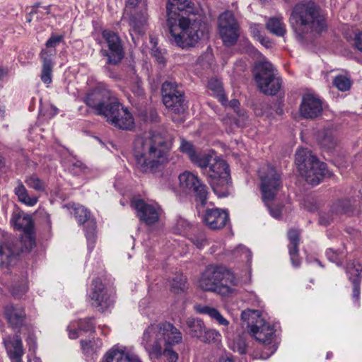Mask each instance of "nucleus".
I'll use <instances>...</instances> for the list:
<instances>
[{"instance_id": "nucleus-1", "label": "nucleus", "mask_w": 362, "mask_h": 362, "mask_svg": "<svg viewBox=\"0 0 362 362\" xmlns=\"http://www.w3.org/2000/svg\"><path fill=\"white\" fill-rule=\"evenodd\" d=\"M173 137L166 132H150L134 141V156L136 166L144 173L160 171L168 160V152Z\"/></svg>"}, {"instance_id": "nucleus-2", "label": "nucleus", "mask_w": 362, "mask_h": 362, "mask_svg": "<svg viewBox=\"0 0 362 362\" xmlns=\"http://www.w3.org/2000/svg\"><path fill=\"white\" fill-rule=\"evenodd\" d=\"M189 4V0H168L166 5L169 40L182 49L194 46L206 32V26L199 21L180 15V12L190 8Z\"/></svg>"}, {"instance_id": "nucleus-3", "label": "nucleus", "mask_w": 362, "mask_h": 362, "mask_svg": "<svg viewBox=\"0 0 362 362\" xmlns=\"http://www.w3.org/2000/svg\"><path fill=\"white\" fill-rule=\"evenodd\" d=\"M288 21L300 42H303L308 34L321 33L325 28L322 11L313 1H303L296 4L291 10Z\"/></svg>"}, {"instance_id": "nucleus-4", "label": "nucleus", "mask_w": 362, "mask_h": 362, "mask_svg": "<svg viewBox=\"0 0 362 362\" xmlns=\"http://www.w3.org/2000/svg\"><path fill=\"white\" fill-rule=\"evenodd\" d=\"M182 341V333L168 322L150 325L144 332L142 345L151 357L161 356L165 344H178Z\"/></svg>"}, {"instance_id": "nucleus-5", "label": "nucleus", "mask_w": 362, "mask_h": 362, "mask_svg": "<svg viewBox=\"0 0 362 362\" xmlns=\"http://www.w3.org/2000/svg\"><path fill=\"white\" fill-rule=\"evenodd\" d=\"M199 167L202 168L214 192L218 197H226L230 194L232 182L229 166L226 160L205 154L199 161Z\"/></svg>"}, {"instance_id": "nucleus-6", "label": "nucleus", "mask_w": 362, "mask_h": 362, "mask_svg": "<svg viewBox=\"0 0 362 362\" xmlns=\"http://www.w3.org/2000/svg\"><path fill=\"white\" fill-rule=\"evenodd\" d=\"M237 279L233 273L223 266L206 267L199 280V286L204 291H214L226 296L235 291Z\"/></svg>"}, {"instance_id": "nucleus-7", "label": "nucleus", "mask_w": 362, "mask_h": 362, "mask_svg": "<svg viewBox=\"0 0 362 362\" xmlns=\"http://www.w3.org/2000/svg\"><path fill=\"white\" fill-rule=\"evenodd\" d=\"M296 164L300 175L311 185H318L325 177H331L326 163L319 159L306 148H301L296 153Z\"/></svg>"}, {"instance_id": "nucleus-8", "label": "nucleus", "mask_w": 362, "mask_h": 362, "mask_svg": "<svg viewBox=\"0 0 362 362\" xmlns=\"http://www.w3.org/2000/svg\"><path fill=\"white\" fill-rule=\"evenodd\" d=\"M261 180V191L263 202L268 207L271 215L279 218L281 215L280 206L273 207L270 203L274 199L282 186L280 173L272 166L268 165L267 169L259 171Z\"/></svg>"}, {"instance_id": "nucleus-9", "label": "nucleus", "mask_w": 362, "mask_h": 362, "mask_svg": "<svg viewBox=\"0 0 362 362\" xmlns=\"http://www.w3.org/2000/svg\"><path fill=\"white\" fill-rule=\"evenodd\" d=\"M241 319L246 324L249 333L255 339L264 344H269L274 334L272 326L265 322L257 310H245L241 313Z\"/></svg>"}, {"instance_id": "nucleus-10", "label": "nucleus", "mask_w": 362, "mask_h": 362, "mask_svg": "<svg viewBox=\"0 0 362 362\" xmlns=\"http://www.w3.org/2000/svg\"><path fill=\"white\" fill-rule=\"evenodd\" d=\"M253 74L258 88L265 95H274L281 87V79L274 73L273 65L267 62L255 64Z\"/></svg>"}, {"instance_id": "nucleus-11", "label": "nucleus", "mask_w": 362, "mask_h": 362, "mask_svg": "<svg viewBox=\"0 0 362 362\" xmlns=\"http://www.w3.org/2000/svg\"><path fill=\"white\" fill-rule=\"evenodd\" d=\"M115 100L105 84L98 83L86 93L83 102L93 109L95 115L103 116L108 110L109 105Z\"/></svg>"}, {"instance_id": "nucleus-12", "label": "nucleus", "mask_w": 362, "mask_h": 362, "mask_svg": "<svg viewBox=\"0 0 362 362\" xmlns=\"http://www.w3.org/2000/svg\"><path fill=\"white\" fill-rule=\"evenodd\" d=\"M180 189L187 194H193L196 202L202 206L207 204L209 189L199 178L193 173L185 171L179 175Z\"/></svg>"}, {"instance_id": "nucleus-13", "label": "nucleus", "mask_w": 362, "mask_h": 362, "mask_svg": "<svg viewBox=\"0 0 362 362\" xmlns=\"http://www.w3.org/2000/svg\"><path fill=\"white\" fill-rule=\"evenodd\" d=\"M103 117L108 123L119 129L128 131L134 126L132 114L117 99L109 105V108Z\"/></svg>"}, {"instance_id": "nucleus-14", "label": "nucleus", "mask_w": 362, "mask_h": 362, "mask_svg": "<svg viewBox=\"0 0 362 362\" xmlns=\"http://www.w3.org/2000/svg\"><path fill=\"white\" fill-rule=\"evenodd\" d=\"M238 29V23L230 11H226L219 16V33L226 46L230 47L236 43L239 37Z\"/></svg>"}, {"instance_id": "nucleus-15", "label": "nucleus", "mask_w": 362, "mask_h": 362, "mask_svg": "<svg viewBox=\"0 0 362 362\" xmlns=\"http://www.w3.org/2000/svg\"><path fill=\"white\" fill-rule=\"evenodd\" d=\"M102 35L108 47V49H101L102 55L107 57V64H117L123 59L124 54L120 37L117 33L107 30H104Z\"/></svg>"}, {"instance_id": "nucleus-16", "label": "nucleus", "mask_w": 362, "mask_h": 362, "mask_svg": "<svg viewBox=\"0 0 362 362\" xmlns=\"http://www.w3.org/2000/svg\"><path fill=\"white\" fill-rule=\"evenodd\" d=\"M92 286V291L90 294L91 305L98 311L103 312L112 303V300L105 290V286L100 279H93Z\"/></svg>"}, {"instance_id": "nucleus-17", "label": "nucleus", "mask_w": 362, "mask_h": 362, "mask_svg": "<svg viewBox=\"0 0 362 362\" xmlns=\"http://www.w3.org/2000/svg\"><path fill=\"white\" fill-rule=\"evenodd\" d=\"M132 206L136 211L139 220L146 225H152L159 221L160 214L158 209L146 204L142 199H136L132 202Z\"/></svg>"}, {"instance_id": "nucleus-18", "label": "nucleus", "mask_w": 362, "mask_h": 362, "mask_svg": "<svg viewBox=\"0 0 362 362\" xmlns=\"http://www.w3.org/2000/svg\"><path fill=\"white\" fill-rule=\"evenodd\" d=\"M203 221L211 230L223 228L229 221L227 211L218 208L207 209L203 216Z\"/></svg>"}, {"instance_id": "nucleus-19", "label": "nucleus", "mask_w": 362, "mask_h": 362, "mask_svg": "<svg viewBox=\"0 0 362 362\" xmlns=\"http://www.w3.org/2000/svg\"><path fill=\"white\" fill-rule=\"evenodd\" d=\"M322 112V101L311 94H306L302 98L300 112L306 119H315Z\"/></svg>"}, {"instance_id": "nucleus-20", "label": "nucleus", "mask_w": 362, "mask_h": 362, "mask_svg": "<svg viewBox=\"0 0 362 362\" xmlns=\"http://www.w3.org/2000/svg\"><path fill=\"white\" fill-rule=\"evenodd\" d=\"M4 344L9 358L13 362H23L24 349L21 338L18 334L6 337L4 339Z\"/></svg>"}, {"instance_id": "nucleus-21", "label": "nucleus", "mask_w": 362, "mask_h": 362, "mask_svg": "<svg viewBox=\"0 0 362 362\" xmlns=\"http://www.w3.org/2000/svg\"><path fill=\"white\" fill-rule=\"evenodd\" d=\"M4 315L13 329L21 328L25 322V313L23 308L7 305L4 307Z\"/></svg>"}, {"instance_id": "nucleus-22", "label": "nucleus", "mask_w": 362, "mask_h": 362, "mask_svg": "<svg viewBox=\"0 0 362 362\" xmlns=\"http://www.w3.org/2000/svg\"><path fill=\"white\" fill-rule=\"evenodd\" d=\"M74 214L79 224H83L87 222L86 228V235L88 240L93 239L96 228V223L93 220H90V213L83 206H79L74 209Z\"/></svg>"}, {"instance_id": "nucleus-23", "label": "nucleus", "mask_w": 362, "mask_h": 362, "mask_svg": "<svg viewBox=\"0 0 362 362\" xmlns=\"http://www.w3.org/2000/svg\"><path fill=\"white\" fill-rule=\"evenodd\" d=\"M56 54V50L42 49L40 52V57L42 61L41 80L44 83L49 84L52 82V69L54 63L52 57Z\"/></svg>"}, {"instance_id": "nucleus-24", "label": "nucleus", "mask_w": 362, "mask_h": 362, "mask_svg": "<svg viewBox=\"0 0 362 362\" xmlns=\"http://www.w3.org/2000/svg\"><path fill=\"white\" fill-rule=\"evenodd\" d=\"M300 232L296 229H291L288 232V238L290 241L288 245L289 255L293 266L298 267L300 264L298 257V245H299Z\"/></svg>"}, {"instance_id": "nucleus-25", "label": "nucleus", "mask_w": 362, "mask_h": 362, "mask_svg": "<svg viewBox=\"0 0 362 362\" xmlns=\"http://www.w3.org/2000/svg\"><path fill=\"white\" fill-rule=\"evenodd\" d=\"M361 266L356 267L354 263H349L346 267V273L353 284V297L358 299L360 295V273Z\"/></svg>"}, {"instance_id": "nucleus-26", "label": "nucleus", "mask_w": 362, "mask_h": 362, "mask_svg": "<svg viewBox=\"0 0 362 362\" xmlns=\"http://www.w3.org/2000/svg\"><path fill=\"white\" fill-rule=\"evenodd\" d=\"M163 100L165 107H171L173 105L172 98L179 93L183 92L177 88V84L173 81H165L162 85L161 88Z\"/></svg>"}, {"instance_id": "nucleus-27", "label": "nucleus", "mask_w": 362, "mask_h": 362, "mask_svg": "<svg viewBox=\"0 0 362 362\" xmlns=\"http://www.w3.org/2000/svg\"><path fill=\"white\" fill-rule=\"evenodd\" d=\"M317 141L322 148L327 151L335 148L337 141L332 129H322L317 133Z\"/></svg>"}, {"instance_id": "nucleus-28", "label": "nucleus", "mask_w": 362, "mask_h": 362, "mask_svg": "<svg viewBox=\"0 0 362 362\" xmlns=\"http://www.w3.org/2000/svg\"><path fill=\"white\" fill-rule=\"evenodd\" d=\"M11 222L13 227L19 230H23L25 234L32 233L33 223L31 217L27 214L15 215Z\"/></svg>"}, {"instance_id": "nucleus-29", "label": "nucleus", "mask_w": 362, "mask_h": 362, "mask_svg": "<svg viewBox=\"0 0 362 362\" xmlns=\"http://www.w3.org/2000/svg\"><path fill=\"white\" fill-rule=\"evenodd\" d=\"M194 308L197 313L209 315L221 325L228 326L229 324L228 321L214 308L208 305H197L194 306Z\"/></svg>"}, {"instance_id": "nucleus-30", "label": "nucleus", "mask_w": 362, "mask_h": 362, "mask_svg": "<svg viewBox=\"0 0 362 362\" xmlns=\"http://www.w3.org/2000/svg\"><path fill=\"white\" fill-rule=\"evenodd\" d=\"M186 332L193 338H199L204 332L205 325L204 322L198 318H188L186 320Z\"/></svg>"}, {"instance_id": "nucleus-31", "label": "nucleus", "mask_w": 362, "mask_h": 362, "mask_svg": "<svg viewBox=\"0 0 362 362\" xmlns=\"http://www.w3.org/2000/svg\"><path fill=\"white\" fill-rule=\"evenodd\" d=\"M14 193L18 197V201L27 206H33L37 202V197H30L27 189L21 180H18Z\"/></svg>"}, {"instance_id": "nucleus-32", "label": "nucleus", "mask_w": 362, "mask_h": 362, "mask_svg": "<svg viewBox=\"0 0 362 362\" xmlns=\"http://www.w3.org/2000/svg\"><path fill=\"white\" fill-rule=\"evenodd\" d=\"M267 29L272 34L283 37L286 33V25L282 18H271L266 24Z\"/></svg>"}, {"instance_id": "nucleus-33", "label": "nucleus", "mask_w": 362, "mask_h": 362, "mask_svg": "<svg viewBox=\"0 0 362 362\" xmlns=\"http://www.w3.org/2000/svg\"><path fill=\"white\" fill-rule=\"evenodd\" d=\"M134 357L123 351L112 349L107 353L105 362H132Z\"/></svg>"}, {"instance_id": "nucleus-34", "label": "nucleus", "mask_w": 362, "mask_h": 362, "mask_svg": "<svg viewBox=\"0 0 362 362\" xmlns=\"http://www.w3.org/2000/svg\"><path fill=\"white\" fill-rule=\"evenodd\" d=\"M14 250L8 243H0V267L8 265L14 257Z\"/></svg>"}, {"instance_id": "nucleus-35", "label": "nucleus", "mask_w": 362, "mask_h": 362, "mask_svg": "<svg viewBox=\"0 0 362 362\" xmlns=\"http://www.w3.org/2000/svg\"><path fill=\"white\" fill-rule=\"evenodd\" d=\"M147 21V16L145 12H139L129 18V25L133 30L138 33L142 32V28L145 25Z\"/></svg>"}, {"instance_id": "nucleus-36", "label": "nucleus", "mask_w": 362, "mask_h": 362, "mask_svg": "<svg viewBox=\"0 0 362 362\" xmlns=\"http://www.w3.org/2000/svg\"><path fill=\"white\" fill-rule=\"evenodd\" d=\"M180 148L182 153H186L189 156L193 163L199 166V161L203 158V156L198 155L196 153L191 143L182 140Z\"/></svg>"}, {"instance_id": "nucleus-37", "label": "nucleus", "mask_w": 362, "mask_h": 362, "mask_svg": "<svg viewBox=\"0 0 362 362\" xmlns=\"http://www.w3.org/2000/svg\"><path fill=\"white\" fill-rule=\"evenodd\" d=\"M208 87L213 92V95L216 97L220 102L223 103L226 101L221 82L216 78H211L209 81Z\"/></svg>"}, {"instance_id": "nucleus-38", "label": "nucleus", "mask_w": 362, "mask_h": 362, "mask_svg": "<svg viewBox=\"0 0 362 362\" xmlns=\"http://www.w3.org/2000/svg\"><path fill=\"white\" fill-rule=\"evenodd\" d=\"M187 288V278L182 274H175L172 279L171 289L174 293H179Z\"/></svg>"}, {"instance_id": "nucleus-39", "label": "nucleus", "mask_w": 362, "mask_h": 362, "mask_svg": "<svg viewBox=\"0 0 362 362\" xmlns=\"http://www.w3.org/2000/svg\"><path fill=\"white\" fill-rule=\"evenodd\" d=\"M351 203L350 199H339L332 206V211L335 214H347L351 211Z\"/></svg>"}, {"instance_id": "nucleus-40", "label": "nucleus", "mask_w": 362, "mask_h": 362, "mask_svg": "<svg viewBox=\"0 0 362 362\" xmlns=\"http://www.w3.org/2000/svg\"><path fill=\"white\" fill-rule=\"evenodd\" d=\"M26 185L37 192H44L46 185L43 180L40 179L36 175H31L26 177L25 180Z\"/></svg>"}, {"instance_id": "nucleus-41", "label": "nucleus", "mask_w": 362, "mask_h": 362, "mask_svg": "<svg viewBox=\"0 0 362 362\" xmlns=\"http://www.w3.org/2000/svg\"><path fill=\"white\" fill-rule=\"evenodd\" d=\"M175 98H172V106L166 107L175 114H181L185 111V105L184 103V93H179L174 95Z\"/></svg>"}, {"instance_id": "nucleus-42", "label": "nucleus", "mask_w": 362, "mask_h": 362, "mask_svg": "<svg viewBox=\"0 0 362 362\" xmlns=\"http://www.w3.org/2000/svg\"><path fill=\"white\" fill-rule=\"evenodd\" d=\"M334 86L340 91H346L350 89L351 82L349 78L344 76H337L333 80Z\"/></svg>"}, {"instance_id": "nucleus-43", "label": "nucleus", "mask_w": 362, "mask_h": 362, "mask_svg": "<svg viewBox=\"0 0 362 362\" xmlns=\"http://www.w3.org/2000/svg\"><path fill=\"white\" fill-rule=\"evenodd\" d=\"M174 344H165L162 348L161 356H163L168 362H177L178 354L172 349Z\"/></svg>"}, {"instance_id": "nucleus-44", "label": "nucleus", "mask_w": 362, "mask_h": 362, "mask_svg": "<svg viewBox=\"0 0 362 362\" xmlns=\"http://www.w3.org/2000/svg\"><path fill=\"white\" fill-rule=\"evenodd\" d=\"M220 337V334L215 329H204L203 335L199 338V340L204 343H211L216 341Z\"/></svg>"}, {"instance_id": "nucleus-45", "label": "nucleus", "mask_w": 362, "mask_h": 362, "mask_svg": "<svg viewBox=\"0 0 362 362\" xmlns=\"http://www.w3.org/2000/svg\"><path fill=\"white\" fill-rule=\"evenodd\" d=\"M21 243V251L30 252L35 246V240L32 236V233L25 234Z\"/></svg>"}, {"instance_id": "nucleus-46", "label": "nucleus", "mask_w": 362, "mask_h": 362, "mask_svg": "<svg viewBox=\"0 0 362 362\" xmlns=\"http://www.w3.org/2000/svg\"><path fill=\"white\" fill-rule=\"evenodd\" d=\"M247 348V344L243 337H239L235 339L233 346L234 351H237L240 354L243 355L246 354Z\"/></svg>"}, {"instance_id": "nucleus-47", "label": "nucleus", "mask_w": 362, "mask_h": 362, "mask_svg": "<svg viewBox=\"0 0 362 362\" xmlns=\"http://www.w3.org/2000/svg\"><path fill=\"white\" fill-rule=\"evenodd\" d=\"M78 325L80 330L85 332H94L95 330L93 318L81 319L78 321Z\"/></svg>"}, {"instance_id": "nucleus-48", "label": "nucleus", "mask_w": 362, "mask_h": 362, "mask_svg": "<svg viewBox=\"0 0 362 362\" xmlns=\"http://www.w3.org/2000/svg\"><path fill=\"white\" fill-rule=\"evenodd\" d=\"M63 35H52L51 37L46 42V50H55V47L59 45V43L63 40Z\"/></svg>"}, {"instance_id": "nucleus-49", "label": "nucleus", "mask_w": 362, "mask_h": 362, "mask_svg": "<svg viewBox=\"0 0 362 362\" xmlns=\"http://www.w3.org/2000/svg\"><path fill=\"white\" fill-rule=\"evenodd\" d=\"M151 42L153 44L152 48H151V55L156 59V60L159 64H165V57L161 52V50L157 47L156 46V41L154 40L153 38L151 39Z\"/></svg>"}, {"instance_id": "nucleus-50", "label": "nucleus", "mask_w": 362, "mask_h": 362, "mask_svg": "<svg viewBox=\"0 0 362 362\" xmlns=\"http://www.w3.org/2000/svg\"><path fill=\"white\" fill-rule=\"evenodd\" d=\"M49 6H41L40 3L35 4L32 10L29 13V16H33L34 14L37 15H44V14H49ZM42 16H40L41 18ZM37 18H39V16H37Z\"/></svg>"}, {"instance_id": "nucleus-51", "label": "nucleus", "mask_w": 362, "mask_h": 362, "mask_svg": "<svg viewBox=\"0 0 362 362\" xmlns=\"http://www.w3.org/2000/svg\"><path fill=\"white\" fill-rule=\"evenodd\" d=\"M132 92L136 97H141L144 95V88H142V83L140 80H136L131 87Z\"/></svg>"}, {"instance_id": "nucleus-52", "label": "nucleus", "mask_w": 362, "mask_h": 362, "mask_svg": "<svg viewBox=\"0 0 362 362\" xmlns=\"http://www.w3.org/2000/svg\"><path fill=\"white\" fill-rule=\"evenodd\" d=\"M250 32L254 37L257 40L260 38L262 35L261 34V28L258 24H251L250 26Z\"/></svg>"}, {"instance_id": "nucleus-53", "label": "nucleus", "mask_w": 362, "mask_h": 362, "mask_svg": "<svg viewBox=\"0 0 362 362\" xmlns=\"http://www.w3.org/2000/svg\"><path fill=\"white\" fill-rule=\"evenodd\" d=\"M192 243L200 249L207 244V240L204 236H201L193 238Z\"/></svg>"}, {"instance_id": "nucleus-54", "label": "nucleus", "mask_w": 362, "mask_h": 362, "mask_svg": "<svg viewBox=\"0 0 362 362\" xmlns=\"http://www.w3.org/2000/svg\"><path fill=\"white\" fill-rule=\"evenodd\" d=\"M354 44L356 47L362 52V31L356 35Z\"/></svg>"}, {"instance_id": "nucleus-55", "label": "nucleus", "mask_w": 362, "mask_h": 362, "mask_svg": "<svg viewBox=\"0 0 362 362\" xmlns=\"http://www.w3.org/2000/svg\"><path fill=\"white\" fill-rule=\"evenodd\" d=\"M25 292L26 287L25 286H21L19 289H16L15 287H13L11 290L12 295L18 298H20Z\"/></svg>"}, {"instance_id": "nucleus-56", "label": "nucleus", "mask_w": 362, "mask_h": 362, "mask_svg": "<svg viewBox=\"0 0 362 362\" xmlns=\"http://www.w3.org/2000/svg\"><path fill=\"white\" fill-rule=\"evenodd\" d=\"M259 42L267 48H270L273 45V42L269 40V37L262 35L257 40Z\"/></svg>"}, {"instance_id": "nucleus-57", "label": "nucleus", "mask_w": 362, "mask_h": 362, "mask_svg": "<svg viewBox=\"0 0 362 362\" xmlns=\"http://www.w3.org/2000/svg\"><path fill=\"white\" fill-rule=\"evenodd\" d=\"M326 255L331 261L335 262L337 260V254L332 249H328L326 251Z\"/></svg>"}, {"instance_id": "nucleus-58", "label": "nucleus", "mask_w": 362, "mask_h": 362, "mask_svg": "<svg viewBox=\"0 0 362 362\" xmlns=\"http://www.w3.org/2000/svg\"><path fill=\"white\" fill-rule=\"evenodd\" d=\"M141 0H127L126 2V6L131 7V8H135L138 4L140 2Z\"/></svg>"}, {"instance_id": "nucleus-59", "label": "nucleus", "mask_w": 362, "mask_h": 362, "mask_svg": "<svg viewBox=\"0 0 362 362\" xmlns=\"http://www.w3.org/2000/svg\"><path fill=\"white\" fill-rule=\"evenodd\" d=\"M8 74V69L0 66V80H1Z\"/></svg>"}, {"instance_id": "nucleus-60", "label": "nucleus", "mask_w": 362, "mask_h": 362, "mask_svg": "<svg viewBox=\"0 0 362 362\" xmlns=\"http://www.w3.org/2000/svg\"><path fill=\"white\" fill-rule=\"evenodd\" d=\"M91 343L90 341H85V340H81V346L83 349L88 348L89 346H90V344Z\"/></svg>"}, {"instance_id": "nucleus-61", "label": "nucleus", "mask_w": 362, "mask_h": 362, "mask_svg": "<svg viewBox=\"0 0 362 362\" xmlns=\"http://www.w3.org/2000/svg\"><path fill=\"white\" fill-rule=\"evenodd\" d=\"M239 104H240L239 101L235 99H233V100H230V105L233 108L238 107Z\"/></svg>"}, {"instance_id": "nucleus-62", "label": "nucleus", "mask_w": 362, "mask_h": 362, "mask_svg": "<svg viewBox=\"0 0 362 362\" xmlns=\"http://www.w3.org/2000/svg\"><path fill=\"white\" fill-rule=\"evenodd\" d=\"M78 337V332L76 330L71 331L69 332V337L72 339H76Z\"/></svg>"}, {"instance_id": "nucleus-63", "label": "nucleus", "mask_w": 362, "mask_h": 362, "mask_svg": "<svg viewBox=\"0 0 362 362\" xmlns=\"http://www.w3.org/2000/svg\"><path fill=\"white\" fill-rule=\"evenodd\" d=\"M274 353V351H272L270 354H267L266 356H264V354H262L261 356H260V358H263V359H267L271 354H272Z\"/></svg>"}, {"instance_id": "nucleus-64", "label": "nucleus", "mask_w": 362, "mask_h": 362, "mask_svg": "<svg viewBox=\"0 0 362 362\" xmlns=\"http://www.w3.org/2000/svg\"><path fill=\"white\" fill-rule=\"evenodd\" d=\"M28 343L30 345L31 344V343L35 344V341H34L33 339L31 337H28Z\"/></svg>"}]
</instances>
